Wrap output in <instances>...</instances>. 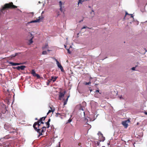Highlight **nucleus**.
Listing matches in <instances>:
<instances>
[{"label":"nucleus","instance_id":"1","mask_svg":"<svg viewBox=\"0 0 147 147\" xmlns=\"http://www.w3.org/2000/svg\"><path fill=\"white\" fill-rule=\"evenodd\" d=\"M17 7V6L13 5V3L11 2L9 3L5 4L4 6H3L1 7H0V11L3 13H4L3 11L5 10L6 8H16Z\"/></svg>","mask_w":147,"mask_h":147},{"label":"nucleus","instance_id":"2","mask_svg":"<svg viewBox=\"0 0 147 147\" xmlns=\"http://www.w3.org/2000/svg\"><path fill=\"white\" fill-rule=\"evenodd\" d=\"M37 125V122H35L33 125V127L35 129V130L38 133H39L38 135V137H39L40 136L42 135V133H40V129L39 128H37V127H36V126Z\"/></svg>","mask_w":147,"mask_h":147},{"label":"nucleus","instance_id":"3","mask_svg":"<svg viewBox=\"0 0 147 147\" xmlns=\"http://www.w3.org/2000/svg\"><path fill=\"white\" fill-rule=\"evenodd\" d=\"M43 18L44 17L43 16H39L38 17V19H37L35 20H32L28 22L27 23V25L31 23L39 22L41 21V20H42Z\"/></svg>","mask_w":147,"mask_h":147},{"label":"nucleus","instance_id":"4","mask_svg":"<svg viewBox=\"0 0 147 147\" xmlns=\"http://www.w3.org/2000/svg\"><path fill=\"white\" fill-rule=\"evenodd\" d=\"M55 61L56 62V64L58 68L60 69L62 72H63L64 71L63 69L61 63H59L57 59H55Z\"/></svg>","mask_w":147,"mask_h":147},{"label":"nucleus","instance_id":"5","mask_svg":"<svg viewBox=\"0 0 147 147\" xmlns=\"http://www.w3.org/2000/svg\"><path fill=\"white\" fill-rule=\"evenodd\" d=\"M66 93V91H65L63 92H59V100H61L62 98L64 96L65 93Z\"/></svg>","mask_w":147,"mask_h":147},{"label":"nucleus","instance_id":"6","mask_svg":"<svg viewBox=\"0 0 147 147\" xmlns=\"http://www.w3.org/2000/svg\"><path fill=\"white\" fill-rule=\"evenodd\" d=\"M130 121L129 119H127L122 121V124L125 128H126L128 126V123Z\"/></svg>","mask_w":147,"mask_h":147},{"label":"nucleus","instance_id":"7","mask_svg":"<svg viewBox=\"0 0 147 147\" xmlns=\"http://www.w3.org/2000/svg\"><path fill=\"white\" fill-rule=\"evenodd\" d=\"M26 67V66L25 65H21L20 66H18L15 68L17 69L18 70L21 69V70H23Z\"/></svg>","mask_w":147,"mask_h":147},{"label":"nucleus","instance_id":"8","mask_svg":"<svg viewBox=\"0 0 147 147\" xmlns=\"http://www.w3.org/2000/svg\"><path fill=\"white\" fill-rule=\"evenodd\" d=\"M9 64L12 66H16L20 65V63H14L11 62L9 63Z\"/></svg>","mask_w":147,"mask_h":147},{"label":"nucleus","instance_id":"9","mask_svg":"<svg viewBox=\"0 0 147 147\" xmlns=\"http://www.w3.org/2000/svg\"><path fill=\"white\" fill-rule=\"evenodd\" d=\"M69 96H70L69 95L68 96L66 100H65L64 99H63V100H64L63 103V105H66L67 104L68 98L69 97Z\"/></svg>","mask_w":147,"mask_h":147},{"label":"nucleus","instance_id":"10","mask_svg":"<svg viewBox=\"0 0 147 147\" xmlns=\"http://www.w3.org/2000/svg\"><path fill=\"white\" fill-rule=\"evenodd\" d=\"M57 77L56 76H51V80H52L53 82H55L57 79Z\"/></svg>","mask_w":147,"mask_h":147},{"label":"nucleus","instance_id":"11","mask_svg":"<svg viewBox=\"0 0 147 147\" xmlns=\"http://www.w3.org/2000/svg\"><path fill=\"white\" fill-rule=\"evenodd\" d=\"M48 47V43H46L45 45L42 47V50H44L46 49H47Z\"/></svg>","mask_w":147,"mask_h":147},{"label":"nucleus","instance_id":"12","mask_svg":"<svg viewBox=\"0 0 147 147\" xmlns=\"http://www.w3.org/2000/svg\"><path fill=\"white\" fill-rule=\"evenodd\" d=\"M3 108H4V110L2 111V112L3 113H5L6 112V111H7V110L5 109V108H6V107H5V105H3Z\"/></svg>","mask_w":147,"mask_h":147},{"label":"nucleus","instance_id":"13","mask_svg":"<svg viewBox=\"0 0 147 147\" xmlns=\"http://www.w3.org/2000/svg\"><path fill=\"white\" fill-rule=\"evenodd\" d=\"M31 74L33 75V76L35 77V75H36V73L35 72V71L34 69H32V70L31 71Z\"/></svg>","mask_w":147,"mask_h":147},{"label":"nucleus","instance_id":"14","mask_svg":"<svg viewBox=\"0 0 147 147\" xmlns=\"http://www.w3.org/2000/svg\"><path fill=\"white\" fill-rule=\"evenodd\" d=\"M31 74L33 75V76L35 77V75H36V73L35 72V71L34 69H32V70L31 71Z\"/></svg>","mask_w":147,"mask_h":147},{"label":"nucleus","instance_id":"15","mask_svg":"<svg viewBox=\"0 0 147 147\" xmlns=\"http://www.w3.org/2000/svg\"><path fill=\"white\" fill-rule=\"evenodd\" d=\"M85 0H79L78 1V5L79 4H82L83 3L84 1Z\"/></svg>","mask_w":147,"mask_h":147},{"label":"nucleus","instance_id":"16","mask_svg":"<svg viewBox=\"0 0 147 147\" xmlns=\"http://www.w3.org/2000/svg\"><path fill=\"white\" fill-rule=\"evenodd\" d=\"M50 108L52 110H49L48 113H47V115H48L51 112H53L55 110V109H52L51 107H50Z\"/></svg>","mask_w":147,"mask_h":147},{"label":"nucleus","instance_id":"17","mask_svg":"<svg viewBox=\"0 0 147 147\" xmlns=\"http://www.w3.org/2000/svg\"><path fill=\"white\" fill-rule=\"evenodd\" d=\"M4 128L6 130H7L8 129V125L6 124H5L4 125Z\"/></svg>","mask_w":147,"mask_h":147},{"label":"nucleus","instance_id":"18","mask_svg":"<svg viewBox=\"0 0 147 147\" xmlns=\"http://www.w3.org/2000/svg\"><path fill=\"white\" fill-rule=\"evenodd\" d=\"M45 123L47 125V128H49V127H50L49 123L48 122H47Z\"/></svg>","mask_w":147,"mask_h":147},{"label":"nucleus","instance_id":"19","mask_svg":"<svg viewBox=\"0 0 147 147\" xmlns=\"http://www.w3.org/2000/svg\"><path fill=\"white\" fill-rule=\"evenodd\" d=\"M102 138L101 139L102 140L101 141H100V142L102 141V142H103L105 140V138L103 136H102Z\"/></svg>","mask_w":147,"mask_h":147},{"label":"nucleus","instance_id":"20","mask_svg":"<svg viewBox=\"0 0 147 147\" xmlns=\"http://www.w3.org/2000/svg\"><path fill=\"white\" fill-rule=\"evenodd\" d=\"M42 54L43 55H47V52L46 51H43L42 52Z\"/></svg>","mask_w":147,"mask_h":147},{"label":"nucleus","instance_id":"21","mask_svg":"<svg viewBox=\"0 0 147 147\" xmlns=\"http://www.w3.org/2000/svg\"><path fill=\"white\" fill-rule=\"evenodd\" d=\"M40 122L39 121H38L37 122V125H38V128H39V126L41 124H40Z\"/></svg>","mask_w":147,"mask_h":147},{"label":"nucleus","instance_id":"22","mask_svg":"<svg viewBox=\"0 0 147 147\" xmlns=\"http://www.w3.org/2000/svg\"><path fill=\"white\" fill-rule=\"evenodd\" d=\"M35 77H37V78H40V75L37 74H36L35 75Z\"/></svg>","mask_w":147,"mask_h":147},{"label":"nucleus","instance_id":"23","mask_svg":"<svg viewBox=\"0 0 147 147\" xmlns=\"http://www.w3.org/2000/svg\"><path fill=\"white\" fill-rule=\"evenodd\" d=\"M72 119H71L70 118L67 121V123H70Z\"/></svg>","mask_w":147,"mask_h":147},{"label":"nucleus","instance_id":"24","mask_svg":"<svg viewBox=\"0 0 147 147\" xmlns=\"http://www.w3.org/2000/svg\"><path fill=\"white\" fill-rule=\"evenodd\" d=\"M131 15V18H133V16H132V14H129L127 12H126V13H125V15Z\"/></svg>","mask_w":147,"mask_h":147},{"label":"nucleus","instance_id":"25","mask_svg":"<svg viewBox=\"0 0 147 147\" xmlns=\"http://www.w3.org/2000/svg\"><path fill=\"white\" fill-rule=\"evenodd\" d=\"M59 6L60 7H62V5L63 4L62 2L61 1H60L59 2Z\"/></svg>","mask_w":147,"mask_h":147},{"label":"nucleus","instance_id":"26","mask_svg":"<svg viewBox=\"0 0 147 147\" xmlns=\"http://www.w3.org/2000/svg\"><path fill=\"white\" fill-rule=\"evenodd\" d=\"M15 56H16V55H15V54H13L11 56V58H13Z\"/></svg>","mask_w":147,"mask_h":147},{"label":"nucleus","instance_id":"27","mask_svg":"<svg viewBox=\"0 0 147 147\" xmlns=\"http://www.w3.org/2000/svg\"><path fill=\"white\" fill-rule=\"evenodd\" d=\"M98 135L99 136V135H100L102 136H103V135L102 134L100 131H99L98 132Z\"/></svg>","mask_w":147,"mask_h":147},{"label":"nucleus","instance_id":"28","mask_svg":"<svg viewBox=\"0 0 147 147\" xmlns=\"http://www.w3.org/2000/svg\"><path fill=\"white\" fill-rule=\"evenodd\" d=\"M33 38V37H32L30 40H29V43L30 44H31L33 42V41L32 39Z\"/></svg>","mask_w":147,"mask_h":147},{"label":"nucleus","instance_id":"29","mask_svg":"<svg viewBox=\"0 0 147 147\" xmlns=\"http://www.w3.org/2000/svg\"><path fill=\"white\" fill-rule=\"evenodd\" d=\"M66 49L67 50L68 53L70 54L71 53V52L69 51V49Z\"/></svg>","mask_w":147,"mask_h":147},{"label":"nucleus","instance_id":"30","mask_svg":"<svg viewBox=\"0 0 147 147\" xmlns=\"http://www.w3.org/2000/svg\"><path fill=\"white\" fill-rule=\"evenodd\" d=\"M60 7V10L62 12L63 11V9H62V8H63V7Z\"/></svg>","mask_w":147,"mask_h":147},{"label":"nucleus","instance_id":"31","mask_svg":"<svg viewBox=\"0 0 147 147\" xmlns=\"http://www.w3.org/2000/svg\"><path fill=\"white\" fill-rule=\"evenodd\" d=\"M135 68H136V67H133L131 68V69L132 70L134 71V70H135Z\"/></svg>","mask_w":147,"mask_h":147},{"label":"nucleus","instance_id":"32","mask_svg":"<svg viewBox=\"0 0 147 147\" xmlns=\"http://www.w3.org/2000/svg\"><path fill=\"white\" fill-rule=\"evenodd\" d=\"M91 83V82H90V81L89 82H86L85 84L86 85H89V84H90Z\"/></svg>","mask_w":147,"mask_h":147},{"label":"nucleus","instance_id":"33","mask_svg":"<svg viewBox=\"0 0 147 147\" xmlns=\"http://www.w3.org/2000/svg\"><path fill=\"white\" fill-rule=\"evenodd\" d=\"M42 120H43V118L41 117L40 118V119L38 121H39L41 122V121H42Z\"/></svg>","mask_w":147,"mask_h":147},{"label":"nucleus","instance_id":"34","mask_svg":"<svg viewBox=\"0 0 147 147\" xmlns=\"http://www.w3.org/2000/svg\"><path fill=\"white\" fill-rule=\"evenodd\" d=\"M58 115H61V114L60 113H57L56 114V117H57L58 116Z\"/></svg>","mask_w":147,"mask_h":147},{"label":"nucleus","instance_id":"35","mask_svg":"<svg viewBox=\"0 0 147 147\" xmlns=\"http://www.w3.org/2000/svg\"><path fill=\"white\" fill-rule=\"evenodd\" d=\"M42 129H44L45 131H46V127H45L43 126L42 127Z\"/></svg>","mask_w":147,"mask_h":147},{"label":"nucleus","instance_id":"36","mask_svg":"<svg viewBox=\"0 0 147 147\" xmlns=\"http://www.w3.org/2000/svg\"><path fill=\"white\" fill-rule=\"evenodd\" d=\"M20 53H16L15 54L16 55V56H17V55H18L19 54H20Z\"/></svg>","mask_w":147,"mask_h":147},{"label":"nucleus","instance_id":"37","mask_svg":"<svg viewBox=\"0 0 147 147\" xmlns=\"http://www.w3.org/2000/svg\"><path fill=\"white\" fill-rule=\"evenodd\" d=\"M45 131V129H42V130H41V132H40V133H42V132H44V131Z\"/></svg>","mask_w":147,"mask_h":147},{"label":"nucleus","instance_id":"38","mask_svg":"<svg viewBox=\"0 0 147 147\" xmlns=\"http://www.w3.org/2000/svg\"><path fill=\"white\" fill-rule=\"evenodd\" d=\"M119 98H120V99H121H121H124V98H123V97H122V95H121L120 96H119Z\"/></svg>","mask_w":147,"mask_h":147},{"label":"nucleus","instance_id":"39","mask_svg":"<svg viewBox=\"0 0 147 147\" xmlns=\"http://www.w3.org/2000/svg\"><path fill=\"white\" fill-rule=\"evenodd\" d=\"M42 117L43 118V120H45V118L46 117V116L44 117Z\"/></svg>","mask_w":147,"mask_h":147},{"label":"nucleus","instance_id":"40","mask_svg":"<svg viewBox=\"0 0 147 147\" xmlns=\"http://www.w3.org/2000/svg\"><path fill=\"white\" fill-rule=\"evenodd\" d=\"M50 121H51V119H48V121L47 122H49L50 123Z\"/></svg>","mask_w":147,"mask_h":147},{"label":"nucleus","instance_id":"41","mask_svg":"<svg viewBox=\"0 0 147 147\" xmlns=\"http://www.w3.org/2000/svg\"><path fill=\"white\" fill-rule=\"evenodd\" d=\"M87 27H85V26H84L83 27L82 29H84V28H86Z\"/></svg>","mask_w":147,"mask_h":147},{"label":"nucleus","instance_id":"42","mask_svg":"<svg viewBox=\"0 0 147 147\" xmlns=\"http://www.w3.org/2000/svg\"><path fill=\"white\" fill-rule=\"evenodd\" d=\"M50 82V81H49V82H47V85H49V83Z\"/></svg>","mask_w":147,"mask_h":147},{"label":"nucleus","instance_id":"43","mask_svg":"<svg viewBox=\"0 0 147 147\" xmlns=\"http://www.w3.org/2000/svg\"><path fill=\"white\" fill-rule=\"evenodd\" d=\"M40 122V124H43L44 123V122H42V121H41V122Z\"/></svg>","mask_w":147,"mask_h":147},{"label":"nucleus","instance_id":"44","mask_svg":"<svg viewBox=\"0 0 147 147\" xmlns=\"http://www.w3.org/2000/svg\"><path fill=\"white\" fill-rule=\"evenodd\" d=\"M20 63V65L24 64V63Z\"/></svg>","mask_w":147,"mask_h":147},{"label":"nucleus","instance_id":"45","mask_svg":"<svg viewBox=\"0 0 147 147\" xmlns=\"http://www.w3.org/2000/svg\"><path fill=\"white\" fill-rule=\"evenodd\" d=\"M64 46H65V48L66 49H67V46L66 45H64Z\"/></svg>","mask_w":147,"mask_h":147},{"label":"nucleus","instance_id":"46","mask_svg":"<svg viewBox=\"0 0 147 147\" xmlns=\"http://www.w3.org/2000/svg\"><path fill=\"white\" fill-rule=\"evenodd\" d=\"M59 147H60V142H59Z\"/></svg>","mask_w":147,"mask_h":147},{"label":"nucleus","instance_id":"47","mask_svg":"<svg viewBox=\"0 0 147 147\" xmlns=\"http://www.w3.org/2000/svg\"><path fill=\"white\" fill-rule=\"evenodd\" d=\"M99 90H97L96 91V92H99Z\"/></svg>","mask_w":147,"mask_h":147},{"label":"nucleus","instance_id":"48","mask_svg":"<svg viewBox=\"0 0 147 147\" xmlns=\"http://www.w3.org/2000/svg\"><path fill=\"white\" fill-rule=\"evenodd\" d=\"M144 113L145 114L147 115V112H144Z\"/></svg>","mask_w":147,"mask_h":147},{"label":"nucleus","instance_id":"49","mask_svg":"<svg viewBox=\"0 0 147 147\" xmlns=\"http://www.w3.org/2000/svg\"><path fill=\"white\" fill-rule=\"evenodd\" d=\"M47 51H51V50H49V49H48L47 50Z\"/></svg>","mask_w":147,"mask_h":147},{"label":"nucleus","instance_id":"50","mask_svg":"<svg viewBox=\"0 0 147 147\" xmlns=\"http://www.w3.org/2000/svg\"><path fill=\"white\" fill-rule=\"evenodd\" d=\"M95 119H91V120H92V121H94V120H95Z\"/></svg>","mask_w":147,"mask_h":147},{"label":"nucleus","instance_id":"51","mask_svg":"<svg viewBox=\"0 0 147 147\" xmlns=\"http://www.w3.org/2000/svg\"><path fill=\"white\" fill-rule=\"evenodd\" d=\"M30 13L32 14L33 15V14H34L33 12H31V13Z\"/></svg>","mask_w":147,"mask_h":147},{"label":"nucleus","instance_id":"52","mask_svg":"<svg viewBox=\"0 0 147 147\" xmlns=\"http://www.w3.org/2000/svg\"><path fill=\"white\" fill-rule=\"evenodd\" d=\"M35 120H37V118H36L35 119Z\"/></svg>","mask_w":147,"mask_h":147},{"label":"nucleus","instance_id":"53","mask_svg":"<svg viewBox=\"0 0 147 147\" xmlns=\"http://www.w3.org/2000/svg\"><path fill=\"white\" fill-rule=\"evenodd\" d=\"M107 144L108 145H109L110 144L109 143H107Z\"/></svg>","mask_w":147,"mask_h":147},{"label":"nucleus","instance_id":"54","mask_svg":"<svg viewBox=\"0 0 147 147\" xmlns=\"http://www.w3.org/2000/svg\"><path fill=\"white\" fill-rule=\"evenodd\" d=\"M38 3H40V2L39 1V2H38Z\"/></svg>","mask_w":147,"mask_h":147},{"label":"nucleus","instance_id":"55","mask_svg":"<svg viewBox=\"0 0 147 147\" xmlns=\"http://www.w3.org/2000/svg\"><path fill=\"white\" fill-rule=\"evenodd\" d=\"M102 147H105L104 146H102Z\"/></svg>","mask_w":147,"mask_h":147},{"label":"nucleus","instance_id":"56","mask_svg":"<svg viewBox=\"0 0 147 147\" xmlns=\"http://www.w3.org/2000/svg\"><path fill=\"white\" fill-rule=\"evenodd\" d=\"M89 8H90V7H90V6H89Z\"/></svg>","mask_w":147,"mask_h":147},{"label":"nucleus","instance_id":"57","mask_svg":"<svg viewBox=\"0 0 147 147\" xmlns=\"http://www.w3.org/2000/svg\"><path fill=\"white\" fill-rule=\"evenodd\" d=\"M92 78L90 77V79H91Z\"/></svg>","mask_w":147,"mask_h":147},{"label":"nucleus","instance_id":"58","mask_svg":"<svg viewBox=\"0 0 147 147\" xmlns=\"http://www.w3.org/2000/svg\"><path fill=\"white\" fill-rule=\"evenodd\" d=\"M92 12H94V11L93 10H92Z\"/></svg>","mask_w":147,"mask_h":147},{"label":"nucleus","instance_id":"59","mask_svg":"<svg viewBox=\"0 0 147 147\" xmlns=\"http://www.w3.org/2000/svg\"><path fill=\"white\" fill-rule=\"evenodd\" d=\"M82 21H81L80 22H82Z\"/></svg>","mask_w":147,"mask_h":147}]
</instances>
